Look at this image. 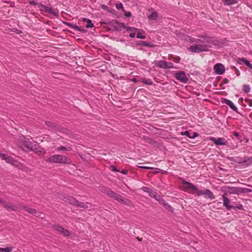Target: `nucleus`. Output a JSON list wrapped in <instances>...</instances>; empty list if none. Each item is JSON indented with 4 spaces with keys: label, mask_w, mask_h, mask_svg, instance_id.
<instances>
[{
    "label": "nucleus",
    "mask_w": 252,
    "mask_h": 252,
    "mask_svg": "<svg viewBox=\"0 0 252 252\" xmlns=\"http://www.w3.org/2000/svg\"><path fill=\"white\" fill-rule=\"evenodd\" d=\"M48 161L51 162L57 163H70V159L64 156L54 155L50 156L48 158Z\"/></svg>",
    "instance_id": "nucleus-1"
},
{
    "label": "nucleus",
    "mask_w": 252,
    "mask_h": 252,
    "mask_svg": "<svg viewBox=\"0 0 252 252\" xmlns=\"http://www.w3.org/2000/svg\"><path fill=\"white\" fill-rule=\"evenodd\" d=\"M183 185L181 186L182 189L187 192L193 194H198V191L197 187L193 184L186 181L185 180H182Z\"/></svg>",
    "instance_id": "nucleus-2"
},
{
    "label": "nucleus",
    "mask_w": 252,
    "mask_h": 252,
    "mask_svg": "<svg viewBox=\"0 0 252 252\" xmlns=\"http://www.w3.org/2000/svg\"><path fill=\"white\" fill-rule=\"evenodd\" d=\"M0 158H1L2 160H4L6 162L9 163L11 164L18 168H20L21 166L20 163L13 159L12 157L9 155L1 153L0 152Z\"/></svg>",
    "instance_id": "nucleus-3"
},
{
    "label": "nucleus",
    "mask_w": 252,
    "mask_h": 252,
    "mask_svg": "<svg viewBox=\"0 0 252 252\" xmlns=\"http://www.w3.org/2000/svg\"><path fill=\"white\" fill-rule=\"evenodd\" d=\"M38 7H39V10L41 11L42 13L43 12H47L53 15L56 17H58L59 16V12L58 11L54 10L52 7L46 6L43 4H38Z\"/></svg>",
    "instance_id": "nucleus-4"
},
{
    "label": "nucleus",
    "mask_w": 252,
    "mask_h": 252,
    "mask_svg": "<svg viewBox=\"0 0 252 252\" xmlns=\"http://www.w3.org/2000/svg\"><path fill=\"white\" fill-rule=\"evenodd\" d=\"M67 199L68 202L70 204H72L75 206L85 209L89 208L88 203H84L82 202H80L79 201L77 200L76 198L72 196H69Z\"/></svg>",
    "instance_id": "nucleus-5"
},
{
    "label": "nucleus",
    "mask_w": 252,
    "mask_h": 252,
    "mask_svg": "<svg viewBox=\"0 0 252 252\" xmlns=\"http://www.w3.org/2000/svg\"><path fill=\"white\" fill-rule=\"evenodd\" d=\"M20 146L24 148V147L29 149L32 150V144L28 138L24 136H22L19 138Z\"/></svg>",
    "instance_id": "nucleus-6"
},
{
    "label": "nucleus",
    "mask_w": 252,
    "mask_h": 252,
    "mask_svg": "<svg viewBox=\"0 0 252 252\" xmlns=\"http://www.w3.org/2000/svg\"><path fill=\"white\" fill-rule=\"evenodd\" d=\"M212 42L214 45L221 46H229L228 41L225 39H221L220 40H212L210 38H207L206 37V42Z\"/></svg>",
    "instance_id": "nucleus-7"
},
{
    "label": "nucleus",
    "mask_w": 252,
    "mask_h": 252,
    "mask_svg": "<svg viewBox=\"0 0 252 252\" xmlns=\"http://www.w3.org/2000/svg\"><path fill=\"white\" fill-rule=\"evenodd\" d=\"M154 63L155 65L161 68L166 69L174 68L173 64L171 63L164 61H155Z\"/></svg>",
    "instance_id": "nucleus-8"
},
{
    "label": "nucleus",
    "mask_w": 252,
    "mask_h": 252,
    "mask_svg": "<svg viewBox=\"0 0 252 252\" xmlns=\"http://www.w3.org/2000/svg\"><path fill=\"white\" fill-rule=\"evenodd\" d=\"M206 140L212 141L216 145L221 146L226 145L228 142L224 138H216L213 137H209Z\"/></svg>",
    "instance_id": "nucleus-9"
},
{
    "label": "nucleus",
    "mask_w": 252,
    "mask_h": 252,
    "mask_svg": "<svg viewBox=\"0 0 252 252\" xmlns=\"http://www.w3.org/2000/svg\"><path fill=\"white\" fill-rule=\"evenodd\" d=\"M115 27L118 31H121L122 29H125L126 31H131L132 30H138L137 28L131 27H126L125 25L123 23H120L117 21L115 22Z\"/></svg>",
    "instance_id": "nucleus-10"
},
{
    "label": "nucleus",
    "mask_w": 252,
    "mask_h": 252,
    "mask_svg": "<svg viewBox=\"0 0 252 252\" xmlns=\"http://www.w3.org/2000/svg\"><path fill=\"white\" fill-rule=\"evenodd\" d=\"M214 70L217 74L221 75L224 73L225 69L222 64L218 63L214 66Z\"/></svg>",
    "instance_id": "nucleus-11"
},
{
    "label": "nucleus",
    "mask_w": 252,
    "mask_h": 252,
    "mask_svg": "<svg viewBox=\"0 0 252 252\" xmlns=\"http://www.w3.org/2000/svg\"><path fill=\"white\" fill-rule=\"evenodd\" d=\"M106 194L118 200L119 202H123L124 201V198L121 195L114 192L110 189L108 190Z\"/></svg>",
    "instance_id": "nucleus-12"
},
{
    "label": "nucleus",
    "mask_w": 252,
    "mask_h": 252,
    "mask_svg": "<svg viewBox=\"0 0 252 252\" xmlns=\"http://www.w3.org/2000/svg\"><path fill=\"white\" fill-rule=\"evenodd\" d=\"M176 78L183 83H186L188 81V78L183 71L177 73L176 74Z\"/></svg>",
    "instance_id": "nucleus-13"
},
{
    "label": "nucleus",
    "mask_w": 252,
    "mask_h": 252,
    "mask_svg": "<svg viewBox=\"0 0 252 252\" xmlns=\"http://www.w3.org/2000/svg\"><path fill=\"white\" fill-rule=\"evenodd\" d=\"M222 198L223 206H225L228 210H230L234 208L233 206L229 205L230 200L227 196H226L225 195H223Z\"/></svg>",
    "instance_id": "nucleus-14"
},
{
    "label": "nucleus",
    "mask_w": 252,
    "mask_h": 252,
    "mask_svg": "<svg viewBox=\"0 0 252 252\" xmlns=\"http://www.w3.org/2000/svg\"><path fill=\"white\" fill-rule=\"evenodd\" d=\"M0 202L3 206L7 208L8 209L13 211L16 210L15 206L14 205L12 204L11 203L7 202L5 201L2 200H1Z\"/></svg>",
    "instance_id": "nucleus-15"
},
{
    "label": "nucleus",
    "mask_w": 252,
    "mask_h": 252,
    "mask_svg": "<svg viewBox=\"0 0 252 252\" xmlns=\"http://www.w3.org/2000/svg\"><path fill=\"white\" fill-rule=\"evenodd\" d=\"M54 228L57 231L60 232L64 236H67L69 235V232H68V231H67L66 229H64L63 228L59 225H56Z\"/></svg>",
    "instance_id": "nucleus-16"
},
{
    "label": "nucleus",
    "mask_w": 252,
    "mask_h": 252,
    "mask_svg": "<svg viewBox=\"0 0 252 252\" xmlns=\"http://www.w3.org/2000/svg\"><path fill=\"white\" fill-rule=\"evenodd\" d=\"M182 135H186L189 138H194L197 135V133L196 132H193L192 134H190L189 131L186 130L184 132H182L181 133Z\"/></svg>",
    "instance_id": "nucleus-17"
},
{
    "label": "nucleus",
    "mask_w": 252,
    "mask_h": 252,
    "mask_svg": "<svg viewBox=\"0 0 252 252\" xmlns=\"http://www.w3.org/2000/svg\"><path fill=\"white\" fill-rule=\"evenodd\" d=\"M224 102L228 105L232 110L235 111H237V108L235 106L234 103L230 100L225 99Z\"/></svg>",
    "instance_id": "nucleus-18"
},
{
    "label": "nucleus",
    "mask_w": 252,
    "mask_h": 252,
    "mask_svg": "<svg viewBox=\"0 0 252 252\" xmlns=\"http://www.w3.org/2000/svg\"><path fill=\"white\" fill-rule=\"evenodd\" d=\"M138 30H132V31L137 32H136V37L139 39H144L146 38L145 35L142 34V32H143V31L141 30L137 29Z\"/></svg>",
    "instance_id": "nucleus-19"
},
{
    "label": "nucleus",
    "mask_w": 252,
    "mask_h": 252,
    "mask_svg": "<svg viewBox=\"0 0 252 252\" xmlns=\"http://www.w3.org/2000/svg\"><path fill=\"white\" fill-rule=\"evenodd\" d=\"M231 193L237 194L243 192V189L240 188H232L230 191Z\"/></svg>",
    "instance_id": "nucleus-20"
},
{
    "label": "nucleus",
    "mask_w": 252,
    "mask_h": 252,
    "mask_svg": "<svg viewBox=\"0 0 252 252\" xmlns=\"http://www.w3.org/2000/svg\"><path fill=\"white\" fill-rule=\"evenodd\" d=\"M83 21L87 22L86 28H91L94 27V25L90 19L84 18H83Z\"/></svg>",
    "instance_id": "nucleus-21"
},
{
    "label": "nucleus",
    "mask_w": 252,
    "mask_h": 252,
    "mask_svg": "<svg viewBox=\"0 0 252 252\" xmlns=\"http://www.w3.org/2000/svg\"><path fill=\"white\" fill-rule=\"evenodd\" d=\"M240 61L245 64L248 67L252 69V64H251L246 58H243L240 59Z\"/></svg>",
    "instance_id": "nucleus-22"
},
{
    "label": "nucleus",
    "mask_w": 252,
    "mask_h": 252,
    "mask_svg": "<svg viewBox=\"0 0 252 252\" xmlns=\"http://www.w3.org/2000/svg\"><path fill=\"white\" fill-rule=\"evenodd\" d=\"M65 24L71 28H72L74 29H76L77 30H78L79 31H82L81 28L80 27H79L78 26H77L76 25H74V24H71L70 23H65Z\"/></svg>",
    "instance_id": "nucleus-23"
},
{
    "label": "nucleus",
    "mask_w": 252,
    "mask_h": 252,
    "mask_svg": "<svg viewBox=\"0 0 252 252\" xmlns=\"http://www.w3.org/2000/svg\"><path fill=\"white\" fill-rule=\"evenodd\" d=\"M24 209L26 211L29 212V213L32 214H35L36 213L35 209L32 208H30L28 206H25L24 207Z\"/></svg>",
    "instance_id": "nucleus-24"
},
{
    "label": "nucleus",
    "mask_w": 252,
    "mask_h": 252,
    "mask_svg": "<svg viewBox=\"0 0 252 252\" xmlns=\"http://www.w3.org/2000/svg\"><path fill=\"white\" fill-rule=\"evenodd\" d=\"M243 162L246 163L247 165L252 164V157L245 158Z\"/></svg>",
    "instance_id": "nucleus-25"
},
{
    "label": "nucleus",
    "mask_w": 252,
    "mask_h": 252,
    "mask_svg": "<svg viewBox=\"0 0 252 252\" xmlns=\"http://www.w3.org/2000/svg\"><path fill=\"white\" fill-rule=\"evenodd\" d=\"M237 0H224V2L226 5H231L236 3Z\"/></svg>",
    "instance_id": "nucleus-26"
},
{
    "label": "nucleus",
    "mask_w": 252,
    "mask_h": 252,
    "mask_svg": "<svg viewBox=\"0 0 252 252\" xmlns=\"http://www.w3.org/2000/svg\"><path fill=\"white\" fill-rule=\"evenodd\" d=\"M206 196H207L209 198L212 199L215 198L213 193L209 189H206Z\"/></svg>",
    "instance_id": "nucleus-27"
},
{
    "label": "nucleus",
    "mask_w": 252,
    "mask_h": 252,
    "mask_svg": "<svg viewBox=\"0 0 252 252\" xmlns=\"http://www.w3.org/2000/svg\"><path fill=\"white\" fill-rule=\"evenodd\" d=\"M149 195L153 198H155L156 200H158V198H157V193L155 191L151 189L150 191L149 192Z\"/></svg>",
    "instance_id": "nucleus-28"
},
{
    "label": "nucleus",
    "mask_w": 252,
    "mask_h": 252,
    "mask_svg": "<svg viewBox=\"0 0 252 252\" xmlns=\"http://www.w3.org/2000/svg\"><path fill=\"white\" fill-rule=\"evenodd\" d=\"M115 7L118 10H122V11H125L123 5L121 2L116 3Z\"/></svg>",
    "instance_id": "nucleus-29"
},
{
    "label": "nucleus",
    "mask_w": 252,
    "mask_h": 252,
    "mask_svg": "<svg viewBox=\"0 0 252 252\" xmlns=\"http://www.w3.org/2000/svg\"><path fill=\"white\" fill-rule=\"evenodd\" d=\"M158 17V14L156 12H152L149 16V18L150 20H155Z\"/></svg>",
    "instance_id": "nucleus-30"
},
{
    "label": "nucleus",
    "mask_w": 252,
    "mask_h": 252,
    "mask_svg": "<svg viewBox=\"0 0 252 252\" xmlns=\"http://www.w3.org/2000/svg\"><path fill=\"white\" fill-rule=\"evenodd\" d=\"M243 90L245 93H249L251 90L250 86L249 85H244Z\"/></svg>",
    "instance_id": "nucleus-31"
},
{
    "label": "nucleus",
    "mask_w": 252,
    "mask_h": 252,
    "mask_svg": "<svg viewBox=\"0 0 252 252\" xmlns=\"http://www.w3.org/2000/svg\"><path fill=\"white\" fill-rule=\"evenodd\" d=\"M11 251V249L9 248H0V252H10Z\"/></svg>",
    "instance_id": "nucleus-32"
},
{
    "label": "nucleus",
    "mask_w": 252,
    "mask_h": 252,
    "mask_svg": "<svg viewBox=\"0 0 252 252\" xmlns=\"http://www.w3.org/2000/svg\"><path fill=\"white\" fill-rule=\"evenodd\" d=\"M143 82L148 85H151L153 84V82L151 79H145L143 81Z\"/></svg>",
    "instance_id": "nucleus-33"
},
{
    "label": "nucleus",
    "mask_w": 252,
    "mask_h": 252,
    "mask_svg": "<svg viewBox=\"0 0 252 252\" xmlns=\"http://www.w3.org/2000/svg\"><path fill=\"white\" fill-rule=\"evenodd\" d=\"M109 189L108 188H107L106 187H100L99 190L103 192L105 194H106V192L108 191Z\"/></svg>",
    "instance_id": "nucleus-34"
},
{
    "label": "nucleus",
    "mask_w": 252,
    "mask_h": 252,
    "mask_svg": "<svg viewBox=\"0 0 252 252\" xmlns=\"http://www.w3.org/2000/svg\"><path fill=\"white\" fill-rule=\"evenodd\" d=\"M129 33V36L131 38H134L135 37V35H136L137 32L134 31H127Z\"/></svg>",
    "instance_id": "nucleus-35"
},
{
    "label": "nucleus",
    "mask_w": 252,
    "mask_h": 252,
    "mask_svg": "<svg viewBox=\"0 0 252 252\" xmlns=\"http://www.w3.org/2000/svg\"><path fill=\"white\" fill-rule=\"evenodd\" d=\"M189 49L190 50V51L191 52H200V51H202V50H201V48H189Z\"/></svg>",
    "instance_id": "nucleus-36"
},
{
    "label": "nucleus",
    "mask_w": 252,
    "mask_h": 252,
    "mask_svg": "<svg viewBox=\"0 0 252 252\" xmlns=\"http://www.w3.org/2000/svg\"><path fill=\"white\" fill-rule=\"evenodd\" d=\"M124 12V15L126 17H130L131 16V13L129 11H126L125 10V11H123Z\"/></svg>",
    "instance_id": "nucleus-37"
},
{
    "label": "nucleus",
    "mask_w": 252,
    "mask_h": 252,
    "mask_svg": "<svg viewBox=\"0 0 252 252\" xmlns=\"http://www.w3.org/2000/svg\"><path fill=\"white\" fill-rule=\"evenodd\" d=\"M29 3L32 5H37L38 6V3H37L36 1L32 0L29 1Z\"/></svg>",
    "instance_id": "nucleus-38"
},
{
    "label": "nucleus",
    "mask_w": 252,
    "mask_h": 252,
    "mask_svg": "<svg viewBox=\"0 0 252 252\" xmlns=\"http://www.w3.org/2000/svg\"><path fill=\"white\" fill-rule=\"evenodd\" d=\"M141 189H142V190H143L145 192H148L149 193V192L150 191V190H151L150 189H149V188L148 187H143L141 188Z\"/></svg>",
    "instance_id": "nucleus-39"
},
{
    "label": "nucleus",
    "mask_w": 252,
    "mask_h": 252,
    "mask_svg": "<svg viewBox=\"0 0 252 252\" xmlns=\"http://www.w3.org/2000/svg\"><path fill=\"white\" fill-rule=\"evenodd\" d=\"M138 167L140 168H143V169H153L154 168V167H148V166H140V165H138Z\"/></svg>",
    "instance_id": "nucleus-40"
},
{
    "label": "nucleus",
    "mask_w": 252,
    "mask_h": 252,
    "mask_svg": "<svg viewBox=\"0 0 252 252\" xmlns=\"http://www.w3.org/2000/svg\"><path fill=\"white\" fill-rule=\"evenodd\" d=\"M57 150L58 151H61V150H66V149L65 147L63 146H59L57 148Z\"/></svg>",
    "instance_id": "nucleus-41"
},
{
    "label": "nucleus",
    "mask_w": 252,
    "mask_h": 252,
    "mask_svg": "<svg viewBox=\"0 0 252 252\" xmlns=\"http://www.w3.org/2000/svg\"><path fill=\"white\" fill-rule=\"evenodd\" d=\"M173 60L175 62L178 63L180 61V58L179 57H176Z\"/></svg>",
    "instance_id": "nucleus-42"
},
{
    "label": "nucleus",
    "mask_w": 252,
    "mask_h": 252,
    "mask_svg": "<svg viewBox=\"0 0 252 252\" xmlns=\"http://www.w3.org/2000/svg\"><path fill=\"white\" fill-rule=\"evenodd\" d=\"M101 8H102L103 9L105 10H108V6H106V5H104V4H102V5H101Z\"/></svg>",
    "instance_id": "nucleus-43"
},
{
    "label": "nucleus",
    "mask_w": 252,
    "mask_h": 252,
    "mask_svg": "<svg viewBox=\"0 0 252 252\" xmlns=\"http://www.w3.org/2000/svg\"><path fill=\"white\" fill-rule=\"evenodd\" d=\"M39 155H43L44 154V151L42 149L39 151V153H38Z\"/></svg>",
    "instance_id": "nucleus-44"
},
{
    "label": "nucleus",
    "mask_w": 252,
    "mask_h": 252,
    "mask_svg": "<svg viewBox=\"0 0 252 252\" xmlns=\"http://www.w3.org/2000/svg\"><path fill=\"white\" fill-rule=\"evenodd\" d=\"M141 44L142 45L147 46H149V44L145 41H141Z\"/></svg>",
    "instance_id": "nucleus-45"
},
{
    "label": "nucleus",
    "mask_w": 252,
    "mask_h": 252,
    "mask_svg": "<svg viewBox=\"0 0 252 252\" xmlns=\"http://www.w3.org/2000/svg\"><path fill=\"white\" fill-rule=\"evenodd\" d=\"M110 168L112 169V170L113 171H117V168H116V167L115 166H113V165L111 166Z\"/></svg>",
    "instance_id": "nucleus-46"
},
{
    "label": "nucleus",
    "mask_w": 252,
    "mask_h": 252,
    "mask_svg": "<svg viewBox=\"0 0 252 252\" xmlns=\"http://www.w3.org/2000/svg\"><path fill=\"white\" fill-rule=\"evenodd\" d=\"M121 173L123 174H126L127 173V171L126 170H123L121 171Z\"/></svg>",
    "instance_id": "nucleus-47"
},
{
    "label": "nucleus",
    "mask_w": 252,
    "mask_h": 252,
    "mask_svg": "<svg viewBox=\"0 0 252 252\" xmlns=\"http://www.w3.org/2000/svg\"><path fill=\"white\" fill-rule=\"evenodd\" d=\"M234 135L236 137H238L239 135V133L237 132H234V133H233Z\"/></svg>",
    "instance_id": "nucleus-48"
},
{
    "label": "nucleus",
    "mask_w": 252,
    "mask_h": 252,
    "mask_svg": "<svg viewBox=\"0 0 252 252\" xmlns=\"http://www.w3.org/2000/svg\"><path fill=\"white\" fill-rule=\"evenodd\" d=\"M249 105L250 106L252 107V100H250V102L249 103Z\"/></svg>",
    "instance_id": "nucleus-49"
},
{
    "label": "nucleus",
    "mask_w": 252,
    "mask_h": 252,
    "mask_svg": "<svg viewBox=\"0 0 252 252\" xmlns=\"http://www.w3.org/2000/svg\"><path fill=\"white\" fill-rule=\"evenodd\" d=\"M189 47H191V48H193V47H199L198 45H191Z\"/></svg>",
    "instance_id": "nucleus-50"
},
{
    "label": "nucleus",
    "mask_w": 252,
    "mask_h": 252,
    "mask_svg": "<svg viewBox=\"0 0 252 252\" xmlns=\"http://www.w3.org/2000/svg\"><path fill=\"white\" fill-rule=\"evenodd\" d=\"M46 124L47 126H49V124H50V122H46Z\"/></svg>",
    "instance_id": "nucleus-51"
},
{
    "label": "nucleus",
    "mask_w": 252,
    "mask_h": 252,
    "mask_svg": "<svg viewBox=\"0 0 252 252\" xmlns=\"http://www.w3.org/2000/svg\"><path fill=\"white\" fill-rule=\"evenodd\" d=\"M238 208L239 209H242V205H241L240 207H238Z\"/></svg>",
    "instance_id": "nucleus-52"
},
{
    "label": "nucleus",
    "mask_w": 252,
    "mask_h": 252,
    "mask_svg": "<svg viewBox=\"0 0 252 252\" xmlns=\"http://www.w3.org/2000/svg\"><path fill=\"white\" fill-rule=\"evenodd\" d=\"M133 81L136 82V80L135 79H133Z\"/></svg>",
    "instance_id": "nucleus-53"
},
{
    "label": "nucleus",
    "mask_w": 252,
    "mask_h": 252,
    "mask_svg": "<svg viewBox=\"0 0 252 252\" xmlns=\"http://www.w3.org/2000/svg\"><path fill=\"white\" fill-rule=\"evenodd\" d=\"M251 54H252V51H251Z\"/></svg>",
    "instance_id": "nucleus-54"
}]
</instances>
